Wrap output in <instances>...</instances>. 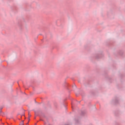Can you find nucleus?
Listing matches in <instances>:
<instances>
[{
  "instance_id": "f257e3e1",
  "label": "nucleus",
  "mask_w": 125,
  "mask_h": 125,
  "mask_svg": "<svg viewBox=\"0 0 125 125\" xmlns=\"http://www.w3.org/2000/svg\"><path fill=\"white\" fill-rule=\"evenodd\" d=\"M96 59H99V58H100V56L99 55H97L96 56Z\"/></svg>"
},
{
  "instance_id": "f03ea898",
  "label": "nucleus",
  "mask_w": 125,
  "mask_h": 125,
  "mask_svg": "<svg viewBox=\"0 0 125 125\" xmlns=\"http://www.w3.org/2000/svg\"><path fill=\"white\" fill-rule=\"evenodd\" d=\"M24 125V121H22L21 124L20 125Z\"/></svg>"
},
{
  "instance_id": "7ed1b4c3",
  "label": "nucleus",
  "mask_w": 125,
  "mask_h": 125,
  "mask_svg": "<svg viewBox=\"0 0 125 125\" xmlns=\"http://www.w3.org/2000/svg\"><path fill=\"white\" fill-rule=\"evenodd\" d=\"M85 113V112H84V111H82V115H84Z\"/></svg>"
},
{
  "instance_id": "20e7f679",
  "label": "nucleus",
  "mask_w": 125,
  "mask_h": 125,
  "mask_svg": "<svg viewBox=\"0 0 125 125\" xmlns=\"http://www.w3.org/2000/svg\"><path fill=\"white\" fill-rule=\"evenodd\" d=\"M18 25L19 26V27H21L22 24L21 23H19Z\"/></svg>"
},
{
  "instance_id": "39448f33",
  "label": "nucleus",
  "mask_w": 125,
  "mask_h": 125,
  "mask_svg": "<svg viewBox=\"0 0 125 125\" xmlns=\"http://www.w3.org/2000/svg\"><path fill=\"white\" fill-rule=\"evenodd\" d=\"M115 102H116V103H118V99H115Z\"/></svg>"
},
{
  "instance_id": "423d86ee",
  "label": "nucleus",
  "mask_w": 125,
  "mask_h": 125,
  "mask_svg": "<svg viewBox=\"0 0 125 125\" xmlns=\"http://www.w3.org/2000/svg\"><path fill=\"white\" fill-rule=\"evenodd\" d=\"M76 123H79V120H75Z\"/></svg>"
},
{
  "instance_id": "0eeeda50",
  "label": "nucleus",
  "mask_w": 125,
  "mask_h": 125,
  "mask_svg": "<svg viewBox=\"0 0 125 125\" xmlns=\"http://www.w3.org/2000/svg\"><path fill=\"white\" fill-rule=\"evenodd\" d=\"M2 108H1V109L0 110V113H1V109H2Z\"/></svg>"
},
{
  "instance_id": "6e6552de",
  "label": "nucleus",
  "mask_w": 125,
  "mask_h": 125,
  "mask_svg": "<svg viewBox=\"0 0 125 125\" xmlns=\"http://www.w3.org/2000/svg\"><path fill=\"white\" fill-rule=\"evenodd\" d=\"M29 117L30 118V117H31V115H30V114H28Z\"/></svg>"
},
{
  "instance_id": "1a4fd4ad",
  "label": "nucleus",
  "mask_w": 125,
  "mask_h": 125,
  "mask_svg": "<svg viewBox=\"0 0 125 125\" xmlns=\"http://www.w3.org/2000/svg\"><path fill=\"white\" fill-rule=\"evenodd\" d=\"M26 125H28V123H27Z\"/></svg>"
},
{
  "instance_id": "9d476101",
  "label": "nucleus",
  "mask_w": 125,
  "mask_h": 125,
  "mask_svg": "<svg viewBox=\"0 0 125 125\" xmlns=\"http://www.w3.org/2000/svg\"><path fill=\"white\" fill-rule=\"evenodd\" d=\"M35 125H37V124H35Z\"/></svg>"
}]
</instances>
